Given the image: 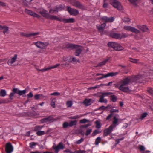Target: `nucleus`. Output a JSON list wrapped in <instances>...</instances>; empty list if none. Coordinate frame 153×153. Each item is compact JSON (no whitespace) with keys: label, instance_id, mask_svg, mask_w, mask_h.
<instances>
[{"label":"nucleus","instance_id":"1","mask_svg":"<svg viewBox=\"0 0 153 153\" xmlns=\"http://www.w3.org/2000/svg\"><path fill=\"white\" fill-rule=\"evenodd\" d=\"M143 77L141 75H138L134 76H128L126 77L121 81V85L119 86V88L120 91L124 92L127 93L130 91V90L128 87L126 86L130 84L133 82H141L142 80H140Z\"/></svg>","mask_w":153,"mask_h":153},{"label":"nucleus","instance_id":"2","mask_svg":"<svg viewBox=\"0 0 153 153\" xmlns=\"http://www.w3.org/2000/svg\"><path fill=\"white\" fill-rule=\"evenodd\" d=\"M101 19L102 21L105 22L101 24L100 26L98 25L96 26L98 30L100 32H102L103 31L104 28L106 25V22H112L114 20L113 17H108L105 16H102L101 17Z\"/></svg>","mask_w":153,"mask_h":153},{"label":"nucleus","instance_id":"3","mask_svg":"<svg viewBox=\"0 0 153 153\" xmlns=\"http://www.w3.org/2000/svg\"><path fill=\"white\" fill-rule=\"evenodd\" d=\"M66 47L71 49H76L75 55L76 56H79L82 51V48L81 46L74 44H68L66 45Z\"/></svg>","mask_w":153,"mask_h":153},{"label":"nucleus","instance_id":"4","mask_svg":"<svg viewBox=\"0 0 153 153\" xmlns=\"http://www.w3.org/2000/svg\"><path fill=\"white\" fill-rule=\"evenodd\" d=\"M38 12L42 16L48 19L57 20L58 19V17L56 16L51 15L47 13V11L45 9H42V10L40 11H38Z\"/></svg>","mask_w":153,"mask_h":153},{"label":"nucleus","instance_id":"5","mask_svg":"<svg viewBox=\"0 0 153 153\" xmlns=\"http://www.w3.org/2000/svg\"><path fill=\"white\" fill-rule=\"evenodd\" d=\"M108 45L109 47L113 48L115 51H120L123 49L122 46L117 43L110 42L108 43Z\"/></svg>","mask_w":153,"mask_h":153},{"label":"nucleus","instance_id":"6","mask_svg":"<svg viewBox=\"0 0 153 153\" xmlns=\"http://www.w3.org/2000/svg\"><path fill=\"white\" fill-rule=\"evenodd\" d=\"M110 3L113 7L119 10L122 9V7L121 4L117 0H111Z\"/></svg>","mask_w":153,"mask_h":153},{"label":"nucleus","instance_id":"7","mask_svg":"<svg viewBox=\"0 0 153 153\" xmlns=\"http://www.w3.org/2000/svg\"><path fill=\"white\" fill-rule=\"evenodd\" d=\"M101 94H102V96L99 99V102L101 103L104 102L106 103L107 102V100L106 99H104V97L111 95L113 93L112 92H102Z\"/></svg>","mask_w":153,"mask_h":153},{"label":"nucleus","instance_id":"8","mask_svg":"<svg viewBox=\"0 0 153 153\" xmlns=\"http://www.w3.org/2000/svg\"><path fill=\"white\" fill-rule=\"evenodd\" d=\"M118 74L119 72H110L105 75L104 74L103 75H102V77L98 78H97V80H100L102 79L103 78H106L110 76H115L117 75V74Z\"/></svg>","mask_w":153,"mask_h":153},{"label":"nucleus","instance_id":"9","mask_svg":"<svg viewBox=\"0 0 153 153\" xmlns=\"http://www.w3.org/2000/svg\"><path fill=\"white\" fill-rule=\"evenodd\" d=\"M71 3L73 5L78 8L82 9L84 8V7L80 2L76 0H71Z\"/></svg>","mask_w":153,"mask_h":153},{"label":"nucleus","instance_id":"10","mask_svg":"<svg viewBox=\"0 0 153 153\" xmlns=\"http://www.w3.org/2000/svg\"><path fill=\"white\" fill-rule=\"evenodd\" d=\"M114 128V125H111L108 128L105 129L104 131V136H106L109 134L113 131V129Z\"/></svg>","mask_w":153,"mask_h":153},{"label":"nucleus","instance_id":"11","mask_svg":"<svg viewBox=\"0 0 153 153\" xmlns=\"http://www.w3.org/2000/svg\"><path fill=\"white\" fill-rule=\"evenodd\" d=\"M124 28L126 30L130 31L136 34L140 33V31L130 26H125L124 27Z\"/></svg>","mask_w":153,"mask_h":153},{"label":"nucleus","instance_id":"12","mask_svg":"<svg viewBox=\"0 0 153 153\" xmlns=\"http://www.w3.org/2000/svg\"><path fill=\"white\" fill-rule=\"evenodd\" d=\"M67 10L71 15L76 16L79 14V12L77 10L72 8L69 7H67Z\"/></svg>","mask_w":153,"mask_h":153},{"label":"nucleus","instance_id":"13","mask_svg":"<svg viewBox=\"0 0 153 153\" xmlns=\"http://www.w3.org/2000/svg\"><path fill=\"white\" fill-rule=\"evenodd\" d=\"M39 34V32L29 33H26L24 32H21L20 33V34L21 36L27 37H34Z\"/></svg>","mask_w":153,"mask_h":153},{"label":"nucleus","instance_id":"14","mask_svg":"<svg viewBox=\"0 0 153 153\" xmlns=\"http://www.w3.org/2000/svg\"><path fill=\"white\" fill-rule=\"evenodd\" d=\"M12 91L14 93L18 94L19 96H22L26 94L27 91L26 89L23 90H19L17 88H14L12 89Z\"/></svg>","mask_w":153,"mask_h":153},{"label":"nucleus","instance_id":"15","mask_svg":"<svg viewBox=\"0 0 153 153\" xmlns=\"http://www.w3.org/2000/svg\"><path fill=\"white\" fill-rule=\"evenodd\" d=\"M5 150L7 153H11L13 150V148L12 144L8 143L5 147Z\"/></svg>","mask_w":153,"mask_h":153},{"label":"nucleus","instance_id":"16","mask_svg":"<svg viewBox=\"0 0 153 153\" xmlns=\"http://www.w3.org/2000/svg\"><path fill=\"white\" fill-rule=\"evenodd\" d=\"M17 58V55L16 54H15L13 57L8 60L7 64L10 66H12V64L15 62Z\"/></svg>","mask_w":153,"mask_h":153},{"label":"nucleus","instance_id":"17","mask_svg":"<svg viewBox=\"0 0 153 153\" xmlns=\"http://www.w3.org/2000/svg\"><path fill=\"white\" fill-rule=\"evenodd\" d=\"M25 12L27 14L33 16L34 17H36L37 18H39L40 16L38 15L36 13L34 12H33L27 9H26L25 10Z\"/></svg>","mask_w":153,"mask_h":153},{"label":"nucleus","instance_id":"18","mask_svg":"<svg viewBox=\"0 0 153 153\" xmlns=\"http://www.w3.org/2000/svg\"><path fill=\"white\" fill-rule=\"evenodd\" d=\"M60 65V64H56V65H55L54 66H52L50 67L47 68H46L42 69H40V70L39 69H37V70H38L39 71L44 72V71H46L48 70H50V69H54V68H56L57 67H58Z\"/></svg>","mask_w":153,"mask_h":153},{"label":"nucleus","instance_id":"19","mask_svg":"<svg viewBox=\"0 0 153 153\" xmlns=\"http://www.w3.org/2000/svg\"><path fill=\"white\" fill-rule=\"evenodd\" d=\"M53 119V117L51 116H49L48 117L45 118L41 120L40 122L42 123H47L48 122L52 121Z\"/></svg>","mask_w":153,"mask_h":153},{"label":"nucleus","instance_id":"20","mask_svg":"<svg viewBox=\"0 0 153 153\" xmlns=\"http://www.w3.org/2000/svg\"><path fill=\"white\" fill-rule=\"evenodd\" d=\"M111 59L110 57H108L106 59L103 60L101 62L99 63L96 66V67H101L103 65H105L106 63L110 61Z\"/></svg>","mask_w":153,"mask_h":153},{"label":"nucleus","instance_id":"21","mask_svg":"<svg viewBox=\"0 0 153 153\" xmlns=\"http://www.w3.org/2000/svg\"><path fill=\"white\" fill-rule=\"evenodd\" d=\"M110 35L111 37L114 38L118 39H122V37H121V34H120L112 33H111Z\"/></svg>","mask_w":153,"mask_h":153},{"label":"nucleus","instance_id":"22","mask_svg":"<svg viewBox=\"0 0 153 153\" xmlns=\"http://www.w3.org/2000/svg\"><path fill=\"white\" fill-rule=\"evenodd\" d=\"M68 57H64L62 61V62H63V63L62 64V66H66L67 65H68L69 62V60L68 61Z\"/></svg>","mask_w":153,"mask_h":153},{"label":"nucleus","instance_id":"23","mask_svg":"<svg viewBox=\"0 0 153 153\" xmlns=\"http://www.w3.org/2000/svg\"><path fill=\"white\" fill-rule=\"evenodd\" d=\"M138 28L143 32H147L148 31V28L146 26L142 25L138 26Z\"/></svg>","mask_w":153,"mask_h":153},{"label":"nucleus","instance_id":"24","mask_svg":"<svg viewBox=\"0 0 153 153\" xmlns=\"http://www.w3.org/2000/svg\"><path fill=\"white\" fill-rule=\"evenodd\" d=\"M49 45V43L48 42H40V49H45Z\"/></svg>","mask_w":153,"mask_h":153},{"label":"nucleus","instance_id":"25","mask_svg":"<svg viewBox=\"0 0 153 153\" xmlns=\"http://www.w3.org/2000/svg\"><path fill=\"white\" fill-rule=\"evenodd\" d=\"M92 100L91 99H85L83 102V103L85 105L87 106L91 105V102Z\"/></svg>","mask_w":153,"mask_h":153},{"label":"nucleus","instance_id":"26","mask_svg":"<svg viewBox=\"0 0 153 153\" xmlns=\"http://www.w3.org/2000/svg\"><path fill=\"white\" fill-rule=\"evenodd\" d=\"M4 30L3 33L4 34L7 33L8 30V27L6 26H2L0 25V30Z\"/></svg>","mask_w":153,"mask_h":153},{"label":"nucleus","instance_id":"27","mask_svg":"<svg viewBox=\"0 0 153 153\" xmlns=\"http://www.w3.org/2000/svg\"><path fill=\"white\" fill-rule=\"evenodd\" d=\"M113 108V106H112L111 105H108L106 107H105L104 106H102L99 108V109L105 110L106 109H108L109 108Z\"/></svg>","mask_w":153,"mask_h":153},{"label":"nucleus","instance_id":"28","mask_svg":"<svg viewBox=\"0 0 153 153\" xmlns=\"http://www.w3.org/2000/svg\"><path fill=\"white\" fill-rule=\"evenodd\" d=\"M63 21H64V23H72L75 22L74 19L73 18H71L68 19H64Z\"/></svg>","mask_w":153,"mask_h":153},{"label":"nucleus","instance_id":"29","mask_svg":"<svg viewBox=\"0 0 153 153\" xmlns=\"http://www.w3.org/2000/svg\"><path fill=\"white\" fill-rule=\"evenodd\" d=\"M114 120L113 122V124L114 126V128L118 125L117 123L118 122V119L115 116H114L113 118Z\"/></svg>","mask_w":153,"mask_h":153},{"label":"nucleus","instance_id":"30","mask_svg":"<svg viewBox=\"0 0 153 153\" xmlns=\"http://www.w3.org/2000/svg\"><path fill=\"white\" fill-rule=\"evenodd\" d=\"M95 127L97 128H100L101 127V125L100 122L98 120H96L95 122Z\"/></svg>","mask_w":153,"mask_h":153},{"label":"nucleus","instance_id":"31","mask_svg":"<svg viewBox=\"0 0 153 153\" xmlns=\"http://www.w3.org/2000/svg\"><path fill=\"white\" fill-rule=\"evenodd\" d=\"M129 60L133 63H138L139 60L137 59H133L131 58H129Z\"/></svg>","mask_w":153,"mask_h":153},{"label":"nucleus","instance_id":"32","mask_svg":"<svg viewBox=\"0 0 153 153\" xmlns=\"http://www.w3.org/2000/svg\"><path fill=\"white\" fill-rule=\"evenodd\" d=\"M77 123V121L75 120L73 121H71L69 123V126H73L76 125Z\"/></svg>","mask_w":153,"mask_h":153},{"label":"nucleus","instance_id":"33","mask_svg":"<svg viewBox=\"0 0 153 153\" xmlns=\"http://www.w3.org/2000/svg\"><path fill=\"white\" fill-rule=\"evenodd\" d=\"M111 100L113 102H115L117 100V97L115 95H111L110 96Z\"/></svg>","mask_w":153,"mask_h":153},{"label":"nucleus","instance_id":"34","mask_svg":"<svg viewBox=\"0 0 153 153\" xmlns=\"http://www.w3.org/2000/svg\"><path fill=\"white\" fill-rule=\"evenodd\" d=\"M6 95V91L4 89H1L0 91V96L2 97H4Z\"/></svg>","mask_w":153,"mask_h":153},{"label":"nucleus","instance_id":"35","mask_svg":"<svg viewBox=\"0 0 153 153\" xmlns=\"http://www.w3.org/2000/svg\"><path fill=\"white\" fill-rule=\"evenodd\" d=\"M43 127L40 126H37L34 127V131H39L40 130L42 129Z\"/></svg>","mask_w":153,"mask_h":153},{"label":"nucleus","instance_id":"36","mask_svg":"<svg viewBox=\"0 0 153 153\" xmlns=\"http://www.w3.org/2000/svg\"><path fill=\"white\" fill-rule=\"evenodd\" d=\"M101 138L100 137H97L96 139L95 142V145H98L101 142Z\"/></svg>","mask_w":153,"mask_h":153},{"label":"nucleus","instance_id":"37","mask_svg":"<svg viewBox=\"0 0 153 153\" xmlns=\"http://www.w3.org/2000/svg\"><path fill=\"white\" fill-rule=\"evenodd\" d=\"M73 104V103L72 101H67L66 102V105L67 107H71Z\"/></svg>","mask_w":153,"mask_h":153},{"label":"nucleus","instance_id":"38","mask_svg":"<svg viewBox=\"0 0 153 153\" xmlns=\"http://www.w3.org/2000/svg\"><path fill=\"white\" fill-rule=\"evenodd\" d=\"M36 134L38 136H41L45 134V133L44 131H39L37 132Z\"/></svg>","mask_w":153,"mask_h":153},{"label":"nucleus","instance_id":"39","mask_svg":"<svg viewBox=\"0 0 153 153\" xmlns=\"http://www.w3.org/2000/svg\"><path fill=\"white\" fill-rule=\"evenodd\" d=\"M125 138V137H123L121 138L116 139L115 140V142H116V145H117L119 143V142L123 140Z\"/></svg>","mask_w":153,"mask_h":153},{"label":"nucleus","instance_id":"40","mask_svg":"<svg viewBox=\"0 0 153 153\" xmlns=\"http://www.w3.org/2000/svg\"><path fill=\"white\" fill-rule=\"evenodd\" d=\"M89 122V120L85 119H83L80 121V123H85Z\"/></svg>","mask_w":153,"mask_h":153},{"label":"nucleus","instance_id":"41","mask_svg":"<svg viewBox=\"0 0 153 153\" xmlns=\"http://www.w3.org/2000/svg\"><path fill=\"white\" fill-rule=\"evenodd\" d=\"M77 61V60L74 57H73L71 59L70 58L69 60V62L76 63Z\"/></svg>","mask_w":153,"mask_h":153},{"label":"nucleus","instance_id":"42","mask_svg":"<svg viewBox=\"0 0 153 153\" xmlns=\"http://www.w3.org/2000/svg\"><path fill=\"white\" fill-rule=\"evenodd\" d=\"M55 100L54 99H52L51 102V105L53 108H55Z\"/></svg>","mask_w":153,"mask_h":153},{"label":"nucleus","instance_id":"43","mask_svg":"<svg viewBox=\"0 0 153 153\" xmlns=\"http://www.w3.org/2000/svg\"><path fill=\"white\" fill-rule=\"evenodd\" d=\"M68 126H69V123L68 122H65L63 123V128H67Z\"/></svg>","mask_w":153,"mask_h":153},{"label":"nucleus","instance_id":"44","mask_svg":"<svg viewBox=\"0 0 153 153\" xmlns=\"http://www.w3.org/2000/svg\"><path fill=\"white\" fill-rule=\"evenodd\" d=\"M81 117V116L77 115L74 116L72 117H71L70 118L71 119H76L78 118H79Z\"/></svg>","mask_w":153,"mask_h":153},{"label":"nucleus","instance_id":"45","mask_svg":"<svg viewBox=\"0 0 153 153\" xmlns=\"http://www.w3.org/2000/svg\"><path fill=\"white\" fill-rule=\"evenodd\" d=\"M92 131V129H87L86 131L85 134V135L87 136L89 135L91 132Z\"/></svg>","mask_w":153,"mask_h":153},{"label":"nucleus","instance_id":"46","mask_svg":"<svg viewBox=\"0 0 153 153\" xmlns=\"http://www.w3.org/2000/svg\"><path fill=\"white\" fill-rule=\"evenodd\" d=\"M138 148L141 151H144L145 149V147L141 145H139L138 146Z\"/></svg>","mask_w":153,"mask_h":153},{"label":"nucleus","instance_id":"47","mask_svg":"<svg viewBox=\"0 0 153 153\" xmlns=\"http://www.w3.org/2000/svg\"><path fill=\"white\" fill-rule=\"evenodd\" d=\"M147 91L151 94L153 95V89L151 88H148L147 89Z\"/></svg>","mask_w":153,"mask_h":153},{"label":"nucleus","instance_id":"48","mask_svg":"<svg viewBox=\"0 0 153 153\" xmlns=\"http://www.w3.org/2000/svg\"><path fill=\"white\" fill-rule=\"evenodd\" d=\"M40 42L41 41H37L36 42H35L34 44L38 48H40Z\"/></svg>","mask_w":153,"mask_h":153},{"label":"nucleus","instance_id":"49","mask_svg":"<svg viewBox=\"0 0 153 153\" xmlns=\"http://www.w3.org/2000/svg\"><path fill=\"white\" fill-rule=\"evenodd\" d=\"M54 9L55 11L58 12L59 11H61L62 10V8L61 7H60L59 6V7H57L56 8Z\"/></svg>","mask_w":153,"mask_h":153},{"label":"nucleus","instance_id":"50","mask_svg":"<svg viewBox=\"0 0 153 153\" xmlns=\"http://www.w3.org/2000/svg\"><path fill=\"white\" fill-rule=\"evenodd\" d=\"M42 96V94H36L34 96V98L36 100L39 99Z\"/></svg>","mask_w":153,"mask_h":153},{"label":"nucleus","instance_id":"51","mask_svg":"<svg viewBox=\"0 0 153 153\" xmlns=\"http://www.w3.org/2000/svg\"><path fill=\"white\" fill-rule=\"evenodd\" d=\"M57 146L60 149H63L64 148V146L61 143H59Z\"/></svg>","mask_w":153,"mask_h":153},{"label":"nucleus","instance_id":"52","mask_svg":"<svg viewBox=\"0 0 153 153\" xmlns=\"http://www.w3.org/2000/svg\"><path fill=\"white\" fill-rule=\"evenodd\" d=\"M60 93L58 92H54L51 94V96H59L60 95Z\"/></svg>","mask_w":153,"mask_h":153},{"label":"nucleus","instance_id":"53","mask_svg":"<svg viewBox=\"0 0 153 153\" xmlns=\"http://www.w3.org/2000/svg\"><path fill=\"white\" fill-rule=\"evenodd\" d=\"M130 19L128 18H124L123 21L125 23H128L130 22Z\"/></svg>","mask_w":153,"mask_h":153},{"label":"nucleus","instance_id":"54","mask_svg":"<svg viewBox=\"0 0 153 153\" xmlns=\"http://www.w3.org/2000/svg\"><path fill=\"white\" fill-rule=\"evenodd\" d=\"M147 113L146 112H145L143 114H142L141 116V119H143L147 115Z\"/></svg>","mask_w":153,"mask_h":153},{"label":"nucleus","instance_id":"55","mask_svg":"<svg viewBox=\"0 0 153 153\" xmlns=\"http://www.w3.org/2000/svg\"><path fill=\"white\" fill-rule=\"evenodd\" d=\"M53 148L55 150V152L56 153H58L59 150H60L57 146L53 147Z\"/></svg>","mask_w":153,"mask_h":153},{"label":"nucleus","instance_id":"56","mask_svg":"<svg viewBox=\"0 0 153 153\" xmlns=\"http://www.w3.org/2000/svg\"><path fill=\"white\" fill-rule=\"evenodd\" d=\"M99 133V131L98 130H95L92 133V135L93 136H95L96 134Z\"/></svg>","mask_w":153,"mask_h":153},{"label":"nucleus","instance_id":"57","mask_svg":"<svg viewBox=\"0 0 153 153\" xmlns=\"http://www.w3.org/2000/svg\"><path fill=\"white\" fill-rule=\"evenodd\" d=\"M84 140V139L83 138H81L80 139L78 140L76 142V143L77 144H80L82 142H83Z\"/></svg>","mask_w":153,"mask_h":153},{"label":"nucleus","instance_id":"58","mask_svg":"<svg viewBox=\"0 0 153 153\" xmlns=\"http://www.w3.org/2000/svg\"><path fill=\"white\" fill-rule=\"evenodd\" d=\"M14 94L15 93H14L13 92L10 93L9 96V97L10 100H12L13 99V97L14 96Z\"/></svg>","mask_w":153,"mask_h":153},{"label":"nucleus","instance_id":"59","mask_svg":"<svg viewBox=\"0 0 153 153\" xmlns=\"http://www.w3.org/2000/svg\"><path fill=\"white\" fill-rule=\"evenodd\" d=\"M91 125V124H87L82 125L81 126V127L82 128H86L88 127L89 126H90Z\"/></svg>","mask_w":153,"mask_h":153},{"label":"nucleus","instance_id":"60","mask_svg":"<svg viewBox=\"0 0 153 153\" xmlns=\"http://www.w3.org/2000/svg\"><path fill=\"white\" fill-rule=\"evenodd\" d=\"M119 112L118 109H112L110 111V112L111 113V114L115 112Z\"/></svg>","mask_w":153,"mask_h":153},{"label":"nucleus","instance_id":"61","mask_svg":"<svg viewBox=\"0 0 153 153\" xmlns=\"http://www.w3.org/2000/svg\"><path fill=\"white\" fill-rule=\"evenodd\" d=\"M33 96V95L32 93L30 92L28 94H27V98H28L32 97Z\"/></svg>","mask_w":153,"mask_h":153},{"label":"nucleus","instance_id":"62","mask_svg":"<svg viewBox=\"0 0 153 153\" xmlns=\"http://www.w3.org/2000/svg\"><path fill=\"white\" fill-rule=\"evenodd\" d=\"M108 4L105 2V0H104V4L103 5V8H106L108 7Z\"/></svg>","mask_w":153,"mask_h":153},{"label":"nucleus","instance_id":"63","mask_svg":"<svg viewBox=\"0 0 153 153\" xmlns=\"http://www.w3.org/2000/svg\"><path fill=\"white\" fill-rule=\"evenodd\" d=\"M113 114H111L109 115L106 117V120H108L110 119L112 117Z\"/></svg>","mask_w":153,"mask_h":153},{"label":"nucleus","instance_id":"64","mask_svg":"<svg viewBox=\"0 0 153 153\" xmlns=\"http://www.w3.org/2000/svg\"><path fill=\"white\" fill-rule=\"evenodd\" d=\"M64 19H62L61 17H58V19L57 20L60 22H63L64 23V21L63 20Z\"/></svg>","mask_w":153,"mask_h":153}]
</instances>
